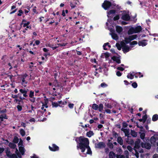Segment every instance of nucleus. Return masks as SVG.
<instances>
[{
  "label": "nucleus",
  "instance_id": "30",
  "mask_svg": "<svg viewBox=\"0 0 158 158\" xmlns=\"http://www.w3.org/2000/svg\"><path fill=\"white\" fill-rule=\"evenodd\" d=\"M137 37V35H131L129 36V37L131 40V41H132L133 40L135 39Z\"/></svg>",
  "mask_w": 158,
  "mask_h": 158
},
{
  "label": "nucleus",
  "instance_id": "37",
  "mask_svg": "<svg viewBox=\"0 0 158 158\" xmlns=\"http://www.w3.org/2000/svg\"><path fill=\"white\" fill-rule=\"evenodd\" d=\"M20 133L22 136H24L26 134L25 131L22 129H20Z\"/></svg>",
  "mask_w": 158,
  "mask_h": 158
},
{
  "label": "nucleus",
  "instance_id": "60",
  "mask_svg": "<svg viewBox=\"0 0 158 158\" xmlns=\"http://www.w3.org/2000/svg\"><path fill=\"white\" fill-rule=\"evenodd\" d=\"M137 43H138L137 41H133L130 43V44H131V45H133L137 44Z\"/></svg>",
  "mask_w": 158,
  "mask_h": 158
},
{
  "label": "nucleus",
  "instance_id": "9",
  "mask_svg": "<svg viewBox=\"0 0 158 158\" xmlns=\"http://www.w3.org/2000/svg\"><path fill=\"white\" fill-rule=\"evenodd\" d=\"M106 145L103 142H99L97 144H96L95 147L97 148H105Z\"/></svg>",
  "mask_w": 158,
  "mask_h": 158
},
{
  "label": "nucleus",
  "instance_id": "23",
  "mask_svg": "<svg viewBox=\"0 0 158 158\" xmlns=\"http://www.w3.org/2000/svg\"><path fill=\"white\" fill-rule=\"evenodd\" d=\"M122 49L124 53L127 52L129 51L130 47L127 45L124 48H123Z\"/></svg>",
  "mask_w": 158,
  "mask_h": 158
},
{
  "label": "nucleus",
  "instance_id": "62",
  "mask_svg": "<svg viewBox=\"0 0 158 158\" xmlns=\"http://www.w3.org/2000/svg\"><path fill=\"white\" fill-rule=\"evenodd\" d=\"M107 86V85L104 82L102 83L101 84V86L102 87H105Z\"/></svg>",
  "mask_w": 158,
  "mask_h": 158
},
{
  "label": "nucleus",
  "instance_id": "57",
  "mask_svg": "<svg viewBox=\"0 0 158 158\" xmlns=\"http://www.w3.org/2000/svg\"><path fill=\"white\" fill-rule=\"evenodd\" d=\"M68 106L70 109H73V107L74 104L69 103Z\"/></svg>",
  "mask_w": 158,
  "mask_h": 158
},
{
  "label": "nucleus",
  "instance_id": "56",
  "mask_svg": "<svg viewBox=\"0 0 158 158\" xmlns=\"http://www.w3.org/2000/svg\"><path fill=\"white\" fill-rule=\"evenodd\" d=\"M119 15H117L114 16L113 18V20L114 21H117L119 19Z\"/></svg>",
  "mask_w": 158,
  "mask_h": 158
},
{
  "label": "nucleus",
  "instance_id": "25",
  "mask_svg": "<svg viewBox=\"0 0 158 158\" xmlns=\"http://www.w3.org/2000/svg\"><path fill=\"white\" fill-rule=\"evenodd\" d=\"M94 135V133L93 131H89L87 132L86 135L89 137H90Z\"/></svg>",
  "mask_w": 158,
  "mask_h": 158
},
{
  "label": "nucleus",
  "instance_id": "49",
  "mask_svg": "<svg viewBox=\"0 0 158 158\" xmlns=\"http://www.w3.org/2000/svg\"><path fill=\"white\" fill-rule=\"evenodd\" d=\"M105 105L107 108L111 109L112 107L111 105L108 103H105Z\"/></svg>",
  "mask_w": 158,
  "mask_h": 158
},
{
  "label": "nucleus",
  "instance_id": "28",
  "mask_svg": "<svg viewBox=\"0 0 158 158\" xmlns=\"http://www.w3.org/2000/svg\"><path fill=\"white\" fill-rule=\"evenodd\" d=\"M86 148L87 149V151L86 152V154H91L92 153V152L89 146V145H88V146L87 147L85 148V149Z\"/></svg>",
  "mask_w": 158,
  "mask_h": 158
},
{
  "label": "nucleus",
  "instance_id": "59",
  "mask_svg": "<svg viewBox=\"0 0 158 158\" xmlns=\"http://www.w3.org/2000/svg\"><path fill=\"white\" fill-rule=\"evenodd\" d=\"M116 75L118 77H120L121 76L122 73L119 71H117L116 72Z\"/></svg>",
  "mask_w": 158,
  "mask_h": 158
},
{
  "label": "nucleus",
  "instance_id": "53",
  "mask_svg": "<svg viewBox=\"0 0 158 158\" xmlns=\"http://www.w3.org/2000/svg\"><path fill=\"white\" fill-rule=\"evenodd\" d=\"M120 45L121 46V47H122V48H124L126 46H127V45H126L125 43L123 41L121 42Z\"/></svg>",
  "mask_w": 158,
  "mask_h": 158
},
{
  "label": "nucleus",
  "instance_id": "16",
  "mask_svg": "<svg viewBox=\"0 0 158 158\" xmlns=\"http://www.w3.org/2000/svg\"><path fill=\"white\" fill-rule=\"evenodd\" d=\"M135 33H138L139 32L142 30V27L140 26H138L134 28Z\"/></svg>",
  "mask_w": 158,
  "mask_h": 158
},
{
  "label": "nucleus",
  "instance_id": "19",
  "mask_svg": "<svg viewBox=\"0 0 158 158\" xmlns=\"http://www.w3.org/2000/svg\"><path fill=\"white\" fill-rule=\"evenodd\" d=\"M117 141L118 143L121 145H122L123 144V140L121 136H118L117 139Z\"/></svg>",
  "mask_w": 158,
  "mask_h": 158
},
{
  "label": "nucleus",
  "instance_id": "52",
  "mask_svg": "<svg viewBox=\"0 0 158 158\" xmlns=\"http://www.w3.org/2000/svg\"><path fill=\"white\" fill-rule=\"evenodd\" d=\"M9 157L10 158H18V156L16 155L15 154H11Z\"/></svg>",
  "mask_w": 158,
  "mask_h": 158
},
{
  "label": "nucleus",
  "instance_id": "48",
  "mask_svg": "<svg viewBox=\"0 0 158 158\" xmlns=\"http://www.w3.org/2000/svg\"><path fill=\"white\" fill-rule=\"evenodd\" d=\"M18 12H19V13L17 15L19 16H21L22 15V14H23L24 13L23 11L21 9L19 10L18 11Z\"/></svg>",
  "mask_w": 158,
  "mask_h": 158
},
{
  "label": "nucleus",
  "instance_id": "45",
  "mask_svg": "<svg viewBox=\"0 0 158 158\" xmlns=\"http://www.w3.org/2000/svg\"><path fill=\"white\" fill-rule=\"evenodd\" d=\"M142 118L143 119V123H144L146 122V121L147 120V115H143L142 116Z\"/></svg>",
  "mask_w": 158,
  "mask_h": 158
},
{
  "label": "nucleus",
  "instance_id": "20",
  "mask_svg": "<svg viewBox=\"0 0 158 158\" xmlns=\"http://www.w3.org/2000/svg\"><path fill=\"white\" fill-rule=\"evenodd\" d=\"M109 158H115L116 155L113 151H111L109 152Z\"/></svg>",
  "mask_w": 158,
  "mask_h": 158
},
{
  "label": "nucleus",
  "instance_id": "50",
  "mask_svg": "<svg viewBox=\"0 0 158 158\" xmlns=\"http://www.w3.org/2000/svg\"><path fill=\"white\" fill-rule=\"evenodd\" d=\"M109 44V43H105L104 45H103V49L104 50H107V48H106V46H107V45H108Z\"/></svg>",
  "mask_w": 158,
  "mask_h": 158
},
{
  "label": "nucleus",
  "instance_id": "11",
  "mask_svg": "<svg viewBox=\"0 0 158 158\" xmlns=\"http://www.w3.org/2000/svg\"><path fill=\"white\" fill-rule=\"evenodd\" d=\"M78 2V0H73L72 2H71L70 3V6L72 9L74 8L76 6V5L77 4Z\"/></svg>",
  "mask_w": 158,
  "mask_h": 158
},
{
  "label": "nucleus",
  "instance_id": "47",
  "mask_svg": "<svg viewBox=\"0 0 158 158\" xmlns=\"http://www.w3.org/2000/svg\"><path fill=\"white\" fill-rule=\"evenodd\" d=\"M116 46L117 48L118 49V50H120L121 49V45L119 43H117L116 44Z\"/></svg>",
  "mask_w": 158,
  "mask_h": 158
},
{
  "label": "nucleus",
  "instance_id": "15",
  "mask_svg": "<svg viewBox=\"0 0 158 158\" xmlns=\"http://www.w3.org/2000/svg\"><path fill=\"white\" fill-rule=\"evenodd\" d=\"M114 61H115L118 64L121 63V60L119 58L116 56H114L111 58Z\"/></svg>",
  "mask_w": 158,
  "mask_h": 158
},
{
  "label": "nucleus",
  "instance_id": "4",
  "mask_svg": "<svg viewBox=\"0 0 158 158\" xmlns=\"http://www.w3.org/2000/svg\"><path fill=\"white\" fill-rule=\"evenodd\" d=\"M121 130L123 131L125 134V136H127V139L126 141L127 142H128V140L131 137V136L129 135H130L129 130L126 129H123V128H122L121 129Z\"/></svg>",
  "mask_w": 158,
  "mask_h": 158
},
{
  "label": "nucleus",
  "instance_id": "42",
  "mask_svg": "<svg viewBox=\"0 0 158 158\" xmlns=\"http://www.w3.org/2000/svg\"><path fill=\"white\" fill-rule=\"evenodd\" d=\"M131 40L128 37H126L125 39V41L126 44H127L129 43L131 41Z\"/></svg>",
  "mask_w": 158,
  "mask_h": 158
},
{
  "label": "nucleus",
  "instance_id": "39",
  "mask_svg": "<svg viewBox=\"0 0 158 158\" xmlns=\"http://www.w3.org/2000/svg\"><path fill=\"white\" fill-rule=\"evenodd\" d=\"M134 75L132 73H129L127 76V77L128 78L132 79L134 78Z\"/></svg>",
  "mask_w": 158,
  "mask_h": 158
},
{
  "label": "nucleus",
  "instance_id": "1",
  "mask_svg": "<svg viewBox=\"0 0 158 158\" xmlns=\"http://www.w3.org/2000/svg\"><path fill=\"white\" fill-rule=\"evenodd\" d=\"M75 141L77 143V149H80L81 152H84L85 150V148L89 145V139L83 136H81L79 137H77Z\"/></svg>",
  "mask_w": 158,
  "mask_h": 158
},
{
  "label": "nucleus",
  "instance_id": "38",
  "mask_svg": "<svg viewBox=\"0 0 158 158\" xmlns=\"http://www.w3.org/2000/svg\"><path fill=\"white\" fill-rule=\"evenodd\" d=\"M22 93L20 92L17 94L18 98H19L21 100H24L25 98L24 97L22 96Z\"/></svg>",
  "mask_w": 158,
  "mask_h": 158
},
{
  "label": "nucleus",
  "instance_id": "2",
  "mask_svg": "<svg viewBox=\"0 0 158 158\" xmlns=\"http://www.w3.org/2000/svg\"><path fill=\"white\" fill-rule=\"evenodd\" d=\"M111 6L112 3L111 2L107 0L104 1L102 5V7L106 10L109 9Z\"/></svg>",
  "mask_w": 158,
  "mask_h": 158
},
{
  "label": "nucleus",
  "instance_id": "29",
  "mask_svg": "<svg viewBox=\"0 0 158 158\" xmlns=\"http://www.w3.org/2000/svg\"><path fill=\"white\" fill-rule=\"evenodd\" d=\"M131 134L133 137H136L137 136V133L134 130H131Z\"/></svg>",
  "mask_w": 158,
  "mask_h": 158
},
{
  "label": "nucleus",
  "instance_id": "3",
  "mask_svg": "<svg viewBox=\"0 0 158 158\" xmlns=\"http://www.w3.org/2000/svg\"><path fill=\"white\" fill-rule=\"evenodd\" d=\"M141 146L142 148H144L147 149H150L151 147V145L149 143L146 142L144 143L141 142Z\"/></svg>",
  "mask_w": 158,
  "mask_h": 158
},
{
  "label": "nucleus",
  "instance_id": "54",
  "mask_svg": "<svg viewBox=\"0 0 158 158\" xmlns=\"http://www.w3.org/2000/svg\"><path fill=\"white\" fill-rule=\"evenodd\" d=\"M145 136V134L144 133H140V137L142 139H144Z\"/></svg>",
  "mask_w": 158,
  "mask_h": 158
},
{
  "label": "nucleus",
  "instance_id": "24",
  "mask_svg": "<svg viewBox=\"0 0 158 158\" xmlns=\"http://www.w3.org/2000/svg\"><path fill=\"white\" fill-rule=\"evenodd\" d=\"M8 146L10 148L12 149H15L16 146V145L15 143L11 142L9 143Z\"/></svg>",
  "mask_w": 158,
  "mask_h": 158
},
{
  "label": "nucleus",
  "instance_id": "41",
  "mask_svg": "<svg viewBox=\"0 0 158 158\" xmlns=\"http://www.w3.org/2000/svg\"><path fill=\"white\" fill-rule=\"evenodd\" d=\"M34 92L32 90H30L29 94V97L30 98H33L34 96Z\"/></svg>",
  "mask_w": 158,
  "mask_h": 158
},
{
  "label": "nucleus",
  "instance_id": "51",
  "mask_svg": "<svg viewBox=\"0 0 158 158\" xmlns=\"http://www.w3.org/2000/svg\"><path fill=\"white\" fill-rule=\"evenodd\" d=\"M23 100H21L20 99V100L17 99H15V100L16 102H19L18 104L19 105L20 104V102H21L22 103H23Z\"/></svg>",
  "mask_w": 158,
  "mask_h": 158
},
{
  "label": "nucleus",
  "instance_id": "32",
  "mask_svg": "<svg viewBox=\"0 0 158 158\" xmlns=\"http://www.w3.org/2000/svg\"><path fill=\"white\" fill-rule=\"evenodd\" d=\"M19 149L22 155H24L25 152L24 148L23 147H19Z\"/></svg>",
  "mask_w": 158,
  "mask_h": 158
},
{
  "label": "nucleus",
  "instance_id": "58",
  "mask_svg": "<svg viewBox=\"0 0 158 158\" xmlns=\"http://www.w3.org/2000/svg\"><path fill=\"white\" fill-rule=\"evenodd\" d=\"M116 156L117 158H125L124 156L123 155H117Z\"/></svg>",
  "mask_w": 158,
  "mask_h": 158
},
{
  "label": "nucleus",
  "instance_id": "26",
  "mask_svg": "<svg viewBox=\"0 0 158 158\" xmlns=\"http://www.w3.org/2000/svg\"><path fill=\"white\" fill-rule=\"evenodd\" d=\"M156 141V139L154 136H152L150 138V142L152 144L154 143Z\"/></svg>",
  "mask_w": 158,
  "mask_h": 158
},
{
  "label": "nucleus",
  "instance_id": "34",
  "mask_svg": "<svg viewBox=\"0 0 158 158\" xmlns=\"http://www.w3.org/2000/svg\"><path fill=\"white\" fill-rule=\"evenodd\" d=\"M57 102L59 104L62 105V106H63V105H66L67 103V102L66 101L62 102V101H58Z\"/></svg>",
  "mask_w": 158,
  "mask_h": 158
},
{
  "label": "nucleus",
  "instance_id": "27",
  "mask_svg": "<svg viewBox=\"0 0 158 158\" xmlns=\"http://www.w3.org/2000/svg\"><path fill=\"white\" fill-rule=\"evenodd\" d=\"M21 79L22 81V85L24 87H26V84L28 82L26 81L25 79L21 78Z\"/></svg>",
  "mask_w": 158,
  "mask_h": 158
},
{
  "label": "nucleus",
  "instance_id": "7",
  "mask_svg": "<svg viewBox=\"0 0 158 158\" xmlns=\"http://www.w3.org/2000/svg\"><path fill=\"white\" fill-rule=\"evenodd\" d=\"M111 35L112 39L115 40H117L118 39L119 37L118 35L115 33L114 30H111Z\"/></svg>",
  "mask_w": 158,
  "mask_h": 158
},
{
  "label": "nucleus",
  "instance_id": "12",
  "mask_svg": "<svg viewBox=\"0 0 158 158\" xmlns=\"http://www.w3.org/2000/svg\"><path fill=\"white\" fill-rule=\"evenodd\" d=\"M147 41V40H145L139 41L138 42V44L139 46H142L143 47L145 46L147 44V43L146 42Z\"/></svg>",
  "mask_w": 158,
  "mask_h": 158
},
{
  "label": "nucleus",
  "instance_id": "36",
  "mask_svg": "<svg viewBox=\"0 0 158 158\" xmlns=\"http://www.w3.org/2000/svg\"><path fill=\"white\" fill-rule=\"evenodd\" d=\"M103 105L102 104H100L99 106H98V109L100 112H102L103 109Z\"/></svg>",
  "mask_w": 158,
  "mask_h": 158
},
{
  "label": "nucleus",
  "instance_id": "5",
  "mask_svg": "<svg viewBox=\"0 0 158 158\" xmlns=\"http://www.w3.org/2000/svg\"><path fill=\"white\" fill-rule=\"evenodd\" d=\"M28 90V89H19V92L22 93L24 97L27 98L28 97L27 93Z\"/></svg>",
  "mask_w": 158,
  "mask_h": 158
},
{
  "label": "nucleus",
  "instance_id": "40",
  "mask_svg": "<svg viewBox=\"0 0 158 158\" xmlns=\"http://www.w3.org/2000/svg\"><path fill=\"white\" fill-rule=\"evenodd\" d=\"M6 153L7 156L9 157L11 155V154H10L11 152L8 149H6Z\"/></svg>",
  "mask_w": 158,
  "mask_h": 158
},
{
  "label": "nucleus",
  "instance_id": "31",
  "mask_svg": "<svg viewBox=\"0 0 158 158\" xmlns=\"http://www.w3.org/2000/svg\"><path fill=\"white\" fill-rule=\"evenodd\" d=\"M158 119V115L157 114H155L152 117V120L155 122Z\"/></svg>",
  "mask_w": 158,
  "mask_h": 158
},
{
  "label": "nucleus",
  "instance_id": "22",
  "mask_svg": "<svg viewBox=\"0 0 158 158\" xmlns=\"http://www.w3.org/2000/svg\"><path fill=\"white\" fill-rule=\"evenodd\" d=\"M116 10H111L107 12V16L109 17V15L111 14H114L115 13Z\"/></svg>",
  "mask_w": 158,
  "mask_h": 158
},
{
  "label": "nucleus",
  "instance_id": "35",
  "mask_svg": "<svg viewBox=\"0 0 158 158\" xmlns=\"http://www.w3.org/2000/svg\"><path fill=\"white\" fill-rule=\"evenodd\" d=\"M92 108L95 110H97L98 109V105L95 103L93 104Z\"/></svg>",
  "mask_w": 158,
  "mask_h": 158
},
{
  "label": "nucleus",
  "instance_id": "21",
  "mask_svg": "<svg viewBox=\"0 0 158 158\" xmlns=\"http://www.w3.org/2000/svg\"><path fill=\"white\" fill-rule=\"evenodd\" d=\"M135 30L134 27H131L130 28L127 32V33L128 35H131L134 33H135Z\"/></svg>",
  "mask_w": 158,
  "mask_h": 158
},
{
  "label": "nucleus",
  "instance_id": "14",
  "mask_svg": "<svg viewBox=\"0 0 158 158\" xmlns=\"http://www.w3.org/2000/svg\"><path fill=\"white\" fill-rule=\"evenodd\" d=\"M30 22V21H27V23H24L23 24V27H27V28H28V29H31L32 28L31 25H29Z\"/></svg>",
  "mask_w": 158,
  "mask_h": 158
},
{
  "label": "nucleus",
  "instance_id": "10",
  "mask_svg": "<svg viewBox=\"0 0 158 158\" xmlns=\"http://www.w3.org/2000/svg\"><path fill=\"white\" fill-rule=\"evenodd\" d=\"M121 19L124 20L128 21L130 19V17L128 14H126L123 15Z\"/></svg>",
  "mask_w": 158,
  "mask_h": 158
},
{
  "label": "nucleus",
  "instance_id": "64",
  "mask_svg": "<svg viewBox=\"0 0 158 158\" xmlns=\"http://www.w3.org/2000/svg\"><path fill=\"white\" fill-rule=\"evenodd\" d=\"M122 124L123 127L124 128L127 127L128 126L126 122H123Z\"/></svg>",
  "mask_w": 158,
  "mask_h": 158
},
{
  "label": "nucleus",
  "instance_id": "13",
  "mask_svg": "<svg viewBox=\"0 0 158 158\" xmlns=\"http://www.w3.org/2000/svg\"><path fill=\"white\" fill-rule=\"evenodd\" d=\"M53 85L55 87H59L61 85L60 84L59 82H58L57 79H56L52 83Z\"/></svg>",
  "mask_w": 158,
  "mask_h": 158
},
{
  "label": "nucleus",
  "instance_id": "43",
  "mask_svg": "<svg viewBox=\"0 0 158 158\" xmlns=\"http://www.w3.org/2000/svg\"><path fill=\"white\" fill-rule=\"evenodd\" d=\"M107 146L109 148L111 149H113V145L112 143L109 142L107 143Z\"/></svg>",
  "mask_w": 158,
  "mask_h": 158
},
{
  "label": "nucleus",
  "instance_id": "33",
  "mask_svg": "<svg viewBox=\"0 0 158 158\" xmlns=\"http://www.w3.org/2000/svg\"><path fill=\"white\" fill-rule=\"evenodd\" d=\"M19 139L16 136H15L13 140V142L15 143H17L19 142Z\"/></svg>",
  "mask_w": 158,
  "mask_h": 158
},
{
  "label": "nucleus",
  "instance_id": "18",
  "mask_svg": "<svg viewBox=\"0 0 158 158\" xmlns=\"http://www.w3.org/2000/svg\"><path fill=\"white\" fill-rule=\"evenodd\" d=\"M52 107H58V106H60V107H64V106H62V105H60L59 104V103L58 102H52Z\"/></svg>",
  "mask_w": 158,
  "mask_h": 158
},
{
  "label": "nucleus",
  "instance_id": "46",
  "mask_svg": "<svg viewBox=\"0 0 158 158\" xmlns=\"http://www.w3.org/2000/svg\"><path fill=\"white\" fill-rule=\"evenodd\" d=\"M17 108L18 110V111H20L22 110V106L20 105H18L17 106Z\"/></svg>",
  "mask_w": 158,
  "mask_h": 158
},
{
  "label": "nucleus",
  "instance_id": "63",
  "mask_svg": "<svg viewBox=\"0 0 158 158\" xmlns=\"http://www.w3.org/2000/svg\"><path fill=\"white\" fill-rule=\"evenodd\" d=\"M104 55L105 58H107L110 56V54L108 52H106L104 53Z\"/></svg>",
  "mask_w": 158,
  "mask_h": 158
},
{
  "label": "nucleus",
  "instance_id": "8",
  "mask_svg": "<svg viewBox=\"0 0 158 158\" xmlns=\"http://www.w3.org/2000/svg\"><path fill=\"white\" fill-rule=\"evenodd\" d=\"M141 140L139 139H138L135 141V146L134 147V149H139L140 147V143Z\"/></svg>",
  "mask_w": 158,
  "mask_h": 158
},
{
  "label": "nucleus",
  "instance_id": "17",
  "mask_svg": "<svg viewBox=\"0 0 158 158\" xmlns=\"http://www.w3.org/2000/svg\"><path fill=\"white\" fill-rule=\"evenodd\" d=\"M123 29L121 27L119 26H116V32L119 33H120L123 31Z\"/></svg>",
  "mask_w": 158,
  "mask_h": 158
},
{
  "label": "nucleus",
  "instance_id": "61",
  "mask_svg": "<svg viewBox=\"0 0 158 158\" xmlns=\"http://www.w3.org/2000/svg\"><path fill=\"white\" fill-rule=\"evenodd\" d=\"M117 69L119 70L122 71L124 70V69L121 67H118L117 68Z\"/></svg>",
  "mask_w": 158,
  "mask_h": 158
},
{
  "label": "nucleus",
  "instance_id": "44",
  "mask_svg": "<svg viewBox=\"0 0 158 158\" xmlns=\"http://www.w3.org/2000/svg\"><path fill=\"white\" fill-rule=\"evenodd\" d=\"M49 47L50 48H52L53 50L56 49L58 47V46H54V45L53 44H50Z\"/></svg>",
  "mask_w": 158,
  "mask_h": 158
},
{
  "label": "nucleus",
  "instance_id": "6",
  "mask_svg": "<svg viewBox=\"0 0 158 158\" xmlns=\"http://www.w3.org/2000/svg\"><path fill=\"white\" fill-rule=\"evenodd\" d=\"M52 147L49 146V148L50 150L52 151L55 152L59 150V147L55 144H53L52 145Z\"/></svg>",
  "mask_w": 158,
  "mask_h": 158
},
{
  "label": "nucleus",
  "instance_id": "55",
  "mask_svg": "<svg viewBox=\"0 0 158 158\" xmlns=\"http://www.w3.org/2000/svg\"><path fill=\"white\" fill-rule=\"evenodd\" d=\"M132 86L134 88H135L137 87L138 85L137 83L136 82H134L132 84Z\"/></svg>",
  "mask_w": 158,
  "mask_h": 158
}]
</instances>
